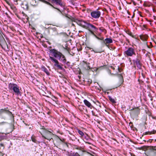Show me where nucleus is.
<instances>
[{"mask_svg":"<svg viewBox=\"0 0 156 156\" xmlns=\"http://www.w3.org/2000/svg\"><path fill=\"white\" fill-rule=\"evenodd\" d=\"M74 21L78 25L88 30L92 34L96 37L94 33V31L96 30V28L94 25L87 23L83 20L77 19H75Z\"/></svg>","mask_w":156,"mask_h":156,"instance_id":"obj_1","label":"nucleus"},{"mask_svg":"<svg viewBox=\"0 0 156 156\" xmlns=\"http://www.w3.org/2000/svg\"><path fill=\"white\" fill-rule=\"evenodd\" d=\"M9 88L10 90H13L16 95H21L19 87L16 84L9 83Z\"/></svg>","mask_w":156,"mask_h":156,"instance_id":"obj_2","label":"nucleus"},{"mask_svg":"<svg viewBox=\"0 0 156 156\" xmlns=\"http://www.w3.org/2000/svg\"><path fill=\"white\" fill-rule=\"evenodd\" d=\"M125 56L132 57L136 55L135 48L134 47H129L124 52Z\"/></svg>","mask_w":156,"mask_h":156,"instance_id":"obj_3","label":"nucleus"},{"mask_svg":"<svg viewBox=\"0 0 156 156\" xmlns=\"http://www.w3.org/2000/svg\"><path fill=\"white\" fill-rule=\"evenodd\" d=\"M42 136L44 139H47L49 141L52 139V136H53V133L45 129L42 133H41Z\"/></svg>","mask_w":156,"mask_h":156,"instance_id":"obj_4","label":"nucleus"},{"mask_svg":"<svg viewBox=\"0 0 156 156\" xmlns=\"http://www.w3.org/2000/svg\"><path fill=\"white\" fill-rule=\"evenodd\" d=\"M148 156H156V146H150L147 152Z\"/></svg>","mask_w":156,"mask_h":156,"instance_id":"obj_5","label":"nucleus"},{"mask_svg":"<svg viewBox=\"0 0 156 156\" xmlns=\"http://www.w3.org/2000/svg\"><path fill=\"white\" fill-rule=\"evenodd\" d=\"M4 113H6L11 116H13L12 112L9 111V109L8 107L0 109V117L5 119V117L3 116Z\"/></svg>","mask_w":156,"mask_h":156,"instance_id":"obj_6","label":"nucleus"},{"mask_svg":"<svg viewBox=\"0 0 156 156\" xmlns=\"http://www.w3.org/2000/svg\"><path fill=\"white\" fill-rule=\"evenodd\" d=\"M50 51L52 55L55 57L59 59L61 58L62 54L61 52L55 49H51Z\"/></svg>","mask_w":156,"mask_h":156,"instance_id":"obj_7","label":"nucleus"},{"mask_svg":"<svg viewBox=\"0 0 156 156\" xmlns=\"http://www.w3.org/2000/svg\"><path fill=\"white\" fill-rule=\"evenodd\" d=\"M50 58L53 62L55 63L54 64L55 66H56L58 69L62 70L64 69L62 67L63 65L61 63H59L57 60L52 57L50 56Z\"/></svg>","mask_w":156,"mask_h":156,"instance_id":"obj_8","label":"nucleus"},{"mask_svg":"<svg viewBox=\"0 0 156 156\" xmlns=\"http://www.w3.org/2000/svg\"><path fill=\"white\" fill-rule=\"evenodd\" d=\"M0 45L1 46L2 48L4 49L7 48L8 45L7 43L3 37L1 33L0 32Z\"/></svg>","mask_w":156,"mask_h":156,"instance_id":"obj_9","label":"nucleus"},{"mask_svg":"<svg viewBox=\"0 0 156 156\" xmlns=\"http://www.w3.org/2000/svg\"><path fill=\"white\" fill-rule=\"evenodd\" d=\"M0 45L1 46L2 48L4 49L7 48L8 45L7 43L3 37L1 33L0 32Z\"/></svg>","mask_w":156,"mask_h":156,"instance_id":"obj_10","label":"nucleus"},{"mask_svg":"<svg viewBox=\"0 0 156 156\" xmlns=\"http://www.w3.org/2000/svg\"><path fill=\"white\" fill-rule=\"evenodd\" d=\"M91 16L94 18L97 19L99 18L101 14V12L98 10L93 11L91 12L90 13Z\"/></svg>","mask_w":156,"mask_h":156,"instance_id":"obj_11","label":"nucleus"},{"mask_svg":"<svg viewBox=\"0 0 156 156\" xmlns=\"http://www.w3.org/2000/svg\"><path fill=\"white\" fill-rule=\"evenodd\" d=\"M140 59L139 56H138L137 58L134 61V64H135L137 67L139 69L141 68L142 64L140 62Z\"/></svg>","mask_w":156,"mask_h":156,"instance_id":"obj_12","label":"nucleus"},{"mask_svg":"<svg viewBox=\"0 0 156 156\" xmlns=\"http://www.w3.org/2000/svg\"><path fill=\"white\" fill-rule=\"evenodd\" d=\"M113 41L111 38H106L103 41V42L106 46L108 47H109V45L110 44L112 43Z\"/></svg>","mask_w":156,"mask_h":156,"instance_id":"obj_13","label":"nucleus"},{"mask_svg":"<svg viewBox=\"0 0 156 156\" xmlns=\"http://www.w3.org/2000/svg\"><path fill=\"white\" fill-rule=\"evenodd\" d=\"M90 64L87 61H83V67L85 69H90Z\"/></svg>","mask_w":156,"mask_h":156,"instance_id":"obj_14","label":"nucleus"},{"mask_svg":"<svg viewBox=\"0 0 156 156\" xmlns=\"http://www.w3.org/2000/svg\"><path fill=\"white\" fill-rule=\"evenodd\" d=\"M53 2H55L56 4H58L61 6H63V5L62 0H51Z\"/></svg>","mask_w":156,"mask_h":156,"instance_id":"obj_15","label":"nucleus"},{"mask_svg":"<svg viewBox=\"0 0 156 156\" xmlns=\"http://www.w3.org/2000/svg\"><path fill=\"white\" fill-rule=\"evenodd\" d=\"M39 1H41L47 5H48L51 6L53 8L56 9L57 10H58V11H60L59 9L56 8L55 7H54L53 5H52L51 4L50 2L45 1L44 0H39Z\"/></svg>","mask_w":156,"mask_h":156,"instance_id":"obj_16","label":"nucleus"},{"mask_svg":"<svg viewBox=\"0 0 156 156\" xmlns=\"http://www.w3.org/2000/svg\"><path fill=\"white\" fill-rule=\"evenodd\" d=\"M83 102L86 106H87L88 107L90 108H92V106L90 103L88 101H87V100H84L83 101Z\"/></svg>","mask_w":156,"mask_h":156,"instance_id":"obj_17","label":"nucleus"},{"mask_svg":"<svg viewBox=\"0 0 156 156\" xmlns=\"http://www.w3.org/2000/svg\"><path fill=\"white\" fill-rule=\"evenodd\" d=\"M41 69L42 70L44 71L48 75H50V73L48 71L44 66H42Z\"/></svg>","mask_w":156,"mask_h":156,"instance_id":"obj_18","label":"nucleus"},{"mask_svg":"<svg viewBox=\"0 0 156 156\" xmlns=\"http://www.w3.org/2000/svg\"><path fill=\"white\" fill-rule=\"evenodd\" d=\"M84 83L87 85H90L92 83V80L91 79H86L84 80Z\"/></svg>","mask_w":156,"mask_h":156,"instance_id":"obj_19","label":"nucleus"},{"mask_svg":"<svg viewBox=\"0 0 156 156\" xmlns=\"http://www.w3.org/2000/svg\"><path fill=\"white\" fill-rule=\"evenodd\" d=\"M140 39L143 41H146L147 38V35H140Z\"/></svg>","mask_w":156,"mask_h":156,"instance_id":"obj_20","label":"nucleus"},{"mask_svg":"<svg viewBox=\"0 0 156 156\" xmlns=\"http://www.w3.org/2000/svg\"><path fill=\"white\" fill-rule=\"evenodd\" d=\"M10 7L11 9L14 11V12H17V9L16 8V7L13 5H10Z\"/></svg>","mask_w":156,"mask_h":156,"instance_id":"obj_21","label":"nucleus"},{"mask_svg":"<svg viewBox=\"0 0 156 156\" xmlns=\"http://www.w3.org/2000/svg\"><path fill=\"white\" fill-rule=\"evenodd\" d=\"M62 58L61 59V60L62 61L63 63H65L66 62V59L65 56L62 55Z\"/></svg>","mask_w":156,"mask_h":156,"instance_id":"obj_22","label":"nucleus"},{"mask_svg":"<svg viewBox=\"0 0 156 156\" xmlns=\"http://www.w3.org/2000/svg\"><path fill=\"white\" fill-rule=\"evenodd\" d=\"M108 99L112 103H116L115 100L111 97H109Z\"/></svg>","mask_w":156,"mask_h":156,"instance_id":"obj_23","label":"nucleus"},{"mask_svg":"<svg viewBox=\"0 0 156 156\" xmlns=\"http://www.w3.org/2000/svg\"><path fill=\"white\" fill-rule=\"evenodd\" d=\"M36 137L35 136L33 135L31 136V140L33 142L35 143H37V141L36 139Z\"/></svg>","mask_w":156,"mask_h":156,"instance_id":"obj_24","label":"nucleus"},{"mask_svg":"<svg viewBox=\"0 0 156 156\" xmlns=\"http://www.w3.org/2000/svg\"><path fill=\"white\" fill-rule=\"evenodd\" d=\"M23 8L26 10H28L29 9V6L27 4H26L25 5H23Z\"/></svg>","mask_w":156,"mask_h":156,"instance_id":"obj_25","label":"nucleus"},{"mask_svg":"<svg viewBox=\"0 0 156 156\" xmlns=\"http://www.w3.org/2000/svg\"><path fill=\"white\" fill-rule=\"evenodd\" d=\"M71 154L69 155V156H80V155L77 153H73L72 155H71Z\"/></svg>","mask_w":156,"mask_h":156,"instance_id":"obj_26","label":"nucleus"},{"mask_svg":"<svg viewBox=\"0 0 156 156\" xmlns=\"http://www.w3.org/2000/svg\"><path fill=\"white\" fill-rule=\"evenodd\" d=\"M78 132L81 137H83L84 136V133L80 130H78Z\"/></svg>","mask_w":156,"mask_h":156,"instance_id":"obj_27","label":"nucleus"},{"mask_svg":"<svg viewBox=\"0 0 156 156\" xmlns=\"http://www.w3.org/2000/svg\"><path fill=\"white\" fill-rule=\"evenodd\" d=\"M31 4L33 6H36L37 5L36 1L35 0H32L31 2Z\"/></svg>","mask_w":156,"mask_h":156,"instance_id":"obj_28","label":"nucleus"},{"mask_svg":"<svg viewBox=\"0 0 156 156\" xmlns=\"http://www.w3.org/2000/svg\"><path fill=\"white\" fill-rule=\"evenodd\" d=\"M51 99L55 102H56L58 101L57 98L55 96H52L51 97Z\"/></svg>","mask_w":156,"mask_h":156,"instance_id":"obj_29","label":"nucleus"},{"mask_svg":"<svg viewBox=\"0 0 156 156\" xmlns=\"http://www.w3.org/2000/svg\"><path fill=\"white\" fill-rule=\"evenodd\" d=\"M156 133V131L155 130H153L151 132H146V133L147 134H155Z\"/></svg>","mask_w":156,"mask_h":156,"instance_id":"obj_30","label":"nucleus"},{"mask_svg":"<svg viewBox=\"0 0 156 156\" xmlns=\"http://www.w3.org/2000/svg\"><path fill=\"white\" fill-rule=\"evenodd\" d=\"M126 33L128 34L130 36L133 37V34L131 32L128 31L126 32Z\"/></svg>","mask_w":156,"mask_h":156,"instance_id":"obj_31","label":"nucleus"},{"mask_svg":"<svg viewBox=\"0 0 156 156\" xmlns=\"http://www.w3.org/2000/svg\"><path fill=\"white\" fill-rule=\"evenodd\" d=\"M83 136L84 137V139H86L87 140L88 139L89 137L88 135L87 134H86V135L85 136L84 135V136Z\"/></svg>","mask_w":156,"mask_h":156,"instance_id":"obj_32","label":"nucleus"},{"mask_svg":"<svg viewBox=\"0 0 156 156\" xmlns=\"http://www.w3.org/2000/svg\"><path fill=\"white\" fill-rule=\"evenodd\" d=\"M141 27L143 30H144V28H147V25H143L142 26H141Z\"/></svg>","mask_w":156,"mask_h":156,"instance_id":"obj_33","label":"nucleus"},{"mask_svg":"<svg viewBox=\"0 0 156 156\" xmlns=\"http://www.w3.org/2000/svg\"><path fill=\"white\" fill-rule=\"evenodd\" d=\"M140 110L138 109H136L133 110V112L135 113H138L139 112Z\"/></svg>","mask_w":156,"mask_h":156,"instance_id":"obj_34","label":"nucleus"},{"mask_svg":"<svg viewBox=\"0 0 156 156\" xmlns=\"http://www.w3.org/2000/svg\"><path fill=\"white\" fill-rule=\"evenodd\" d=\"M118 69L119 70V72H121V70H122V69H120L119 67H118Z\"/></svg>","mask_w":156,"mask_h":156,"instance_id":"obj_35","label":"nucleus"},{"mask_svg":"<svg viewBox=\"0 0 156 156\" xmlns=\"http://www.w3.org/2000/svg\"><path fill=\"white\" fill-rule=\"evenodd\" d=\"M93 51H94L96 53H99V52H100V51H95V50H93Z\"/></svg>","mask_w":156,"mask_h":156,"instance_id":"obj_36","label":"nucleus"},{"mask_svg":"<svg viewBox=\"0 0 156 156\" xmlns=\"http://www.w3.org/2000/svg\"><path fill=\"white\" fill-rule=\"evenodd\" d=\"M111 68L113 69V70H115V68L114 67H113V66H111Z\"/></svg>","mask_w":156,"mask_h":156,"instance_id":"obj_37","label":"nucleus"},{"mask_svg":"<svg viewBox=\"0 0 156 156\" xmlns=\"http://www.w3.org/2000/svg\"><path fill=\"white\" fill-rule=\"evenodd\" d=\"M5 123V122H0V125L4 124Z\"/></svg>","mask_w":156,"mask_h":156,"instance_id":"obj_38","label":"nucleus"},{"mask_svg":"<svg viewBox=\"0 0 156 156\" xmlns=\"http://www.w3.org/2000/svg\"><path fill=\"white\" fill-rule=\"evenodd\" d=\"M66 64L67 65H69L70 64V62H68L66 63Z\"/></svg>","mask_w":156,"mask_h":156,"instance_id":"obj_39","label":"nucleus"},{"mask_svg":"<svg viewBox=\"0 0 156 156\" xmlns=\"http://www.w3.org/2000/svg\"><path fill=\"white\" fill-rule=\"evenodd\" d=\"M72 26H73L75 27V25H74V24L73 23H72Z\"/></svg>","mask_w":156,"mask_h":156,"instance_id":"obj_40","label":"nucleus"},{"mask_svg":"<svg viewBox=\"0 0 156 156\" xmlns=\"http://www.w3.org/2000/svg\"><path fill=\"white\" fill-rule=\"evenodd\" d=\"M153 17L154 20H156V16H153Z\"/></svg>","mask_w":156,"mask_h":156,"instance_id":"obj_41","label":"nucleus"},{"mask_svg":"<svg viewBox=\"0 0 156 156\" xmlns=\"http://www.w3.org/2000/svg\"><path fill=\"white\" fill-rule=\"evenodd\" d=\"M0 146H3V145L2 144H0Z\"/></svg>","mask_w":156,"mask_h":156,"instance_id":"obj_42","label":"nucleus"},{"mask_svg":"<svg viewBox=\"0 0 156 156\" xmlns=\"http://www.w3.org/2000/svg\"><path fill=\"white\" fill-rule=\"evenodd\" d=\"M14 2H17L18 0H13Z\"/></svg>","mask_w":156,"mask_h":156,"instance_id":"obj_43","label":"nucleus"},{"mask_svg":"<svg viewBox=\"0 0 156 156\" xmlns=\"http://www.w3.org/2000/svg\"><path fill=\"white\" fill-rule=\"evenodd\" d=\"M41 129H44V126H42Z\"/></svg>","mask_w":156,"mask_h":156,"instance_id":"obj_44","label":"nucleus"},{"mask_svg":"<svg viewBox=\"0 0 156 156\" xmlns=\"http://www.w3.org/2000/svg\"><path fill=\"white\" fill-rule=\"evenodd\" d=\"M66 49L67 50V51H69V48H66Z\"/></svg>","mask_w":156,"mask_h":156,"instance_id":"obj_45","label":"nucleus"},{"mask_svg":"<svg viewBox=\"0 0 156 156\" xmlns=\"http://www.w3.org/2000/svg\"><path fill=\"white\" fill-rule=\"evenodd\" d=\"M92 113L93 115H94V113H94L93 111H92Z\"/></svg>","mask_w":156,"mask_h":156,"instance_id":"obj_46","label":"nucleus"},{"mask_svg":"<svg viewBox=\"0 0 156 156\" xmlns=\"http://www.w3.org/2000/svg\"><path fill=\"white\" fill-rule=\"evenodd\" d=\"M133 4H134L135 5H136V4L135 3V2H133Z\"/></svg>","mask_w":156,"mask_h":156,"instance_id":"obj_47","label":"nucleus"},{"mask_svg":"<svg viewBox=\"0 0 156 156\" xmlns=\"http://www.w3.org/2000/svg\"><path fill=\"white\" fill-rule=\"evenodd\" d=\"M120 40L121 41V42H122V41H121V40L120 39Z\"/></svg>","mask_w":156,"mask_h":156,"instance_id":"obj_48","label":"nucleus"},{"mask_svg":"<svg viewBox=\"0 0 156 156\" xmlns=\"http://www.w3.org/2000/svg\"><path fill=\"white\" fill-rule=\"evenodd\" d=\"M154 12H156V10H155V9L154 10Z\"/></svg>","mask_w":156,"mask_h":156,"instance_id":"obj_49","label":"nucleus"},{"mask_svg":"<svg viewBox=\"0 0 156 156\" xmlns=\"http://www.w3.org/2000/svg\"><path fill=\"white\" fill-rule=\"evenodd\" d=\"M76 149H79V148H78V147H77V148H76Z\"/></svg>","mask_w":156,"mask_h":156,"instance_id":"obj_50","label":"nucleus"},{"mask_svg":"<svg viewBox=\"0 0 156 156\" xmlns=\"http://www.w3.org/2000/svg\"><path fill=\"white\" fill-rule=\"evenodd\" d=\"M86 143H87V144H89V143H88V142H86Z\"/></svg>","mask_w":156,"mask_h":156,"instance_id":"obj_51","label":"nucleus"},{"mask_svg":"<svg viewBox=\"0 0 156 156\" xmlns=\"http://www.w3.org/2000/svg\"><path fill=\"white\" fill-rule=\"evenodd\" d=\"M150 24L151 25H152V23H151Z\"/></svg>","mask_w":156,"mask_h":156,"instance_id":"obj_52","label":"nucleus"},{"mask_svg":"<svg viewBox=\"0 0 156 156\" xmlns=\"http://www.w3.org/2000/svg\"><path fill=\"white\" fill-rule=\"evenodd\" d=\"M133 109H131L130 110L131 111V110H132Z\"/></svg>","mask_w":156,"mask_h":156,"instance_id":"obj_53","label":"nucleus"},{"mask_svg":"<svg viewBox=\"0 0 156 156\" xmlns=\"http://www.w3.org/2000/svg\"><path fill=\"white\" fill-rule=\"evenodd\" d=\"M154 140L156 141V139L155 140Z\"/></svg>","mask_w":156,"mask_h":156,"instance_id":"obj_54","label":"nucleus"}]
</instances>
